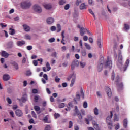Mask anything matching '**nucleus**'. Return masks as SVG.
Returning <instances> with one entry per match:
<instances>
[{"label": "nucleus", "mask_w": 130, "mask_h": 130, "mask_svg": "<svg viewBox=\"0 0 130 130\" xmlns=\"http://www.w3.org/2000/svg\"><path fill=\"white\" fill-rule=\"evenodd\" d=\"M31 6V2L29 1H24L21 3L22 9H29Z\"/></svg>", "instance_id": "obj_3"}, {"label": "nucleus", "mask_w": 130, "mask_h": 130, "mask_svg": "<svg viewBox=\"0 0 130 130\" xmlns=\"http://www.w3.org/2000/svg\"><path fill=\"white\" fill-rule=\"evenodd\" d=\"M93 112H94V115H98V114H99V110H98V108L97 107H95L94 110H93Z\"/></svg>", "instance_id": "obj_30"}, {"label": "nucleus", "mask_w": 130, "mask_h": 130, "mask_svg": "<svg viewBox=\"0 0 130 130\" xmlns=\"http://www.w3.org/2000/svg\"><path fill=\"white\" fill-rule=\"evenodd\" d=\"M115 82L116 86L118 87V88H122L123 87V83L121 82V79L119 77V75H117L115 78Z\"/></svg>", "instance_id": "obj_2"}, {"label": "nucleus", "mask_w": 130, "mask_h": 130, "mask_svg": "<svg viewBox=\"0 0 130 130\" xmlns=\"http://www.w3.org/2000/svg\"><path fill=\"white\" fill-rule=\"evenodd\" d=\"M110 114H111L110 116H108V117H107L106 121H107V123L108 125L109 129L112 130V126H113L112 125V123H111V118L113 116V114L112 113V111L110 112Z\"/></svg>", "instance_id": "obj_1"}, {"label": "nucleus", "mask_w": 130, "mask_h": 130, "mask_svg": "<svg viewBox=\"0 0 130 130\" xmlns=\"http://www.w3.org/2000/svg\"><path fill=\"white\" fill-rule=\"evenodd\" d=\"M66 106V104L64 103H62L61 104H59L58 107L59 108H63Z\"/></svg>", "instance_id": "obj_34"}, {"label": "nucleus", "mask_w": 130, "mask_h": 130, "mask_svg": "<svg viewBox=\"0 0 130 130\" xmlns=\"http://www.w3.org/2000/svg\"><path fill=\"white\" fill-rule=\"evenodd\" d=\"M119 120V117L117 116L116 114H114V121H118Z\"/></svg>", "instance_id": "obj_29"}, {"label": "nucleus", "mask_w": 130, "mask_h": 130, "mask_svg": "<svg viewBox=\"0 0 130 130\" xmlns=\"http://www.w3.org/2000/svg\"><path fill=\"white\" fill-rule=\"evenodd\" d=\"M6 100H7V102H8L9 104H12V100H11V99H10V98H7L6 99Z\"/></svg>", "instance_id": "obj_48"}, {"label": "nucleus", "mask_w": 130, "mask_h": 130, "mask_svg": "<svg viewBox=\"0 0 130 130\" xmlns=\"http://www.w3.org/2000/svg\"><path fill=\"white\" fill-rule=\"evenodd\" d=\"M88 119L89 120V121H91V120H93V117L91 116V115H88L87 116Z\"/></svg>", "instance_id": "obj_47"}, {"label": "nucleus", "mask_w": 130, "mask_h": 130, "mask_svg": "<svg viewBox=\"0 0 130 130\" xmlns=\"http://www.w3.org/2000/svg\"><path fill=\"white\" fill-rule=\"evenodd\" d=\"M26 44V42L25 41H18L17 42V45L18 46H23Z\"/></svg>", "instance_id": "obj_15"}, {"label": "nucleus", "mask_w": 130, "mask_h": 130, "mask_svg": "<svg viewBox=\"0 0 130 130\" xmlns=\"http://www.w3.org/2000/svg\"><path fill=\"white\" fill-rule=\"evenodd\" d=\"M98 72H101L102 71V69H103V64L100 63L98 65Z\"/></svg>", "instance_id": "obj_27"}, {"label": "nucleus", "mask_w": 130, "mask_h": 130, "mask_svg": "<svg viewBox=\"0 0 130 130\" xmlns=\"http://www.w3.org/2000/svg\"><path fill=\"white\" fill-rule=\"evenodd\" d=\"M44 7L45 9H46L47 10H50V9H51L52 8L51 5H50V4H45L44 5Z\"/></svg>", "instance_id": "obj_25"}, {"label": "nucleus", "mask_w": 130, "mask_h": 130, "mask_svg": "<svg viewBox=\"0 0 130 130\" xmlns=\"http://www.w3.org/2000/svg\"><path fill=\"white\" fill-rule=\"evenodd\" d=\"M64 3H65L64 0H60L59 2V5H63L64 4Z\"/></svg>", "instance_id": "obj_58"}, {"label": "nucleus", "mask_w": 130, "mask_h": 130, "mask_svg": "<svg viewBox=\"0 0 130 130\" xmlns=\"http://www.w3.org/2000/svg\"><path fill=\"white\" fill-rule=\"evenodd\" d=\"M106 92L107 94V95L108 96V97L109 98H110V97H111L112 95V92H111V89H110V88L108 87H106Z\"/></svg>", "instance_id": "obj_8"}, {"label": "nucleus", "mask_w": 130, "mask_h": 130, "mask_svg": "<svg viewBox=\"0 0 130 130\" xmlns=\"http://www.w3.org/2000/svg\"><path fill=\"white\" fill-rule=\"evenodd\" d=\"M89 41L90 43H93L94 40H93V38L90 37L89 38Z\"/></svg>", "instance_id": "obj_63"}, {"label": "nucleus", "mask_w": 130, "mask_h": 130, "mask_svg": "<svg viewBox=\"0 0 130 130\" xmlns=\"http://www.w3.org/2000/svg\"><path fill=\"white\" fill-rule=\"evenodd\" d=\"M43 78L46 80L47 81L48 80V77H47V74H45L43 75Z\"/></svg>", "instance_id": "obj_57"}, {"label": "nucleus", "mask_w": 130, "mask_h": 130, "mask_svg": "<svg viewBox=\"0 0 130 130\" xmlns=\"http://www.w3.org/2000/svg\"><path fill=\"white\" fill-rule=\"evenodd\" d=\"M81 3H82V1L77 0L76 2V6H79V5H80V4H81Z\"/></svg>", "instance_id": "obj_54"}, {"label": "nucleus", "mask_w": 130, "mask_h": 130, "mask_svg": "<svg viewBox=\"0 0 130 130\" xmlns=\"http://www.w3.org/2000/svg\"><path fill=\"white\" fill-rule=\"evenodd\" d=\"M22 27L25 32H30V31H31V27H30L29 25L27 24H23Z\"/></svg>", "instance_id": "obj_10"}, {"label": "nucleus", "mask_w": 130, "mask_h": 130, "mask_svg": "<svg viewBox=\"0 0 130 130\" xmlns=\"http://www.w3.org/2000/svg\"><path fill=\"white\" fill-rule=\"evenodd\" d=\"M14 46V43L13 41H10L6 44V48L7 49H11L13 48Z\"/></svg>", "instance_id": "obj_9"}, {"label": "nucleus", "mask_w": 130, "mask_h": 130, "mask_svg": "<svg viewBox=\"0 0 130 130\" xmlns=\"http://www.w3.org/2000/svg\"><path fill=\"white\" fill-rule=\"evenodd\" d=\"M76 114L77 115L79 119L81 120L83 119V116H82L81 113L78 112V113H76Z\"/></svg>", "instance_id": "obj_31"}, {"label": "nucleus", "mask_w": 130, "mask_h": 130, "mask_svg": "<svg viewBox=\"0 0 130 130\" xmlns=\"http://www.w3.org/2000/svg\"><path fill=\"white\" fill-rule=\"evenodd\" d=\"M34 99L35 100V102H37L39 99V96L38 95H36L34 97Z\"/></svg>", "instance_id": "obj_46"}, {"label": "nucleus", "mask_w": 130, "mask_h": 130, "mask_svg": "<svg viewBox=\"0 0 130 130\" xmlns=\"http://www.w3.org/2000/svg\"><path fill=\"white\" fill-rule=\"evenodd\" d=\"M115 78V74H114V71H112L111 75V80L112 81H114Z\"/></svg>", "instance_id": "obj_37"}, {"label": "nucleus", "mask_w": 130, "mask_h": 130, "mask_svg": "<svg viewBox=\"0 0 130 130\" xmlns=\"http://www.w3.org/2000/svg\"><path fill=\"white\" fill-rule=\"evenodd\" d=\"M3 79L4 81H9V80L11 79V77H10V75H9V74H4L3 75Z\"/></svg>", "instance_id": "obj_16"}, {"label": "nucleus", "mask_w": 130, "mask_h": 130, "mask_svg": "<svg viewBox=\"0 0 130 130\" xmlns=\"http://www.w3.org/2000/svg\"><path fill=\"white\" fill-rule=\"evenodd\" d=\"M9 53H8L7 52L5 51H3L2 52V56L3 57H5V58H8L9 57Z\"/></svg>", "instance_id": "obj_21"}, {"label": "nucleus", "mask_w": 130, "mask_h": 130, "mask_svg": "<svg viewBox=\"0 0 130 130\" xmlns=\"http://www.w3.org/2000/svg\"><path fill=\"white\" fill-rule=\"evenodd\" d=\"M105 67L106 68H107V67H109V69H111L112 68V61L111 60H110V58L109 56H108L107 58V61L105 63Z\"/></svg>", "instance_id": "obj_6"}, {"label": "nucleus", "mask_w": 130, "mask_h": 130, "mask_svg": "<svg viewBox=\"0 0 130 130\" xmlns=\"http://www.w3.org/2000/svg\"><path fill=\"white\" fill-rule=\"evenodd\" d=\"M76 98H74V101L75 102V104H77L78 103H77V100L78 101H80V99L81 98V95L79 94V92H76Z\"/></svg>", "instance_id": "obj_14"}, {"label": "nucleus", "mask_w": 130, "mask_h": 130, "mask_svg": "<svg viewBox=\"0 0 130 130\" xmlns=\"http://www.w3.org/2000/svg\"><path fill=\"white\" fill-rule=\"evenodd\" d=\"M118 61L120 64H122V54H121V51L119 50L118 51Z\"/></svg>", "instance_id": "obj_7"}, {"label": "nucleus", "mask_w": 130, "mask_h": 130, "mask_svg": "<svg viewBox=\"0 0 130 130\" xmlns=\"http://www.w3.org/2000/svg\"><path fill=\"white\" fill-rule=\"evenodd\" d=\"M80 66H81V67L84 68V67H85V66H86V63L81 62L80 63Z\"/></svg>", "instance_id": "obj_56"}, {"label": "nucleus", "mask_w": 130, "mask_h": 130, "mask_svg": "<svg viewBox=\"0 0 130 130\" xmlns=\"http://www.w3.org/2000/svg\"><path fill=\"white\" fill-rule=\"evenodd\" d=\"M50 30L51 31H56V27L54 26H53L50 28Z\"/></svg>", "instance_id": "obj_52"}, {"label": "nucleus", "mask_w": 130, "mask_h": 130, "mask_svg": "<svg viewBox=\"0 0 130 130\" xmlns=\"http://www.w3.org/2000/svg\"><path fill=\"white\" fill-rule=\"evenodd\" d=\"M81 54L82 56H85V55H86L87 53L86 52V51L82 50L81 51Z\"/></svg>", "instance_id": "obj_44"}, {"label": "nucleus", "mask_w": 130, "mask_h": 130, "mask_svg": "<svg viewBox=\"0 0 130 130\" xmlns=\"http://www.w3.org/2000/svg\"><path fill=\"white\" fill-rule=\"evenodd\" d=\"M85 33H86V29L84 27H81L80 30V34L81 36H84Z\"/></svg>", "instance_id": "obj_20"}, {"label": "nucleus", "mask_w": 130, "mask_h": 130, "mask_svg": "<svg viewBox=\"0 0 130 130\" xmlns=\"http://www.w3.org/2000/svg\"><path fill=\"white\" fill-rule=\"evenodd\" d=\"M32 75V72L30 71H27L26 72V76H31Z\"/></svg>", "instance_id": "obj_60"}, {"label": "nucleus", "mask_w": 130, "mask_h": 130, "mask_svg": "<svg viewBox=\"0 0 130 130\" xmlns=\"http://www.w3.org/2000/svg\"><path fill=\"white\" fill-rule=\"evenodd\" d=\"M9 30L11 31L10 32H9V34H10V35H15V33H16V31H15V29L12 28H10L9 29Z\"/></svg>", "instance_id": "obj_28"}, {"label": "nucleus", "mask_w": 130, "mask_h": 130, "mask_svg": "<svg viewBox=\"0 0 130 130\" xmlns=\"http://www.w3.org/2000/svg\"><path fill=\"white\" fill-rule=\"evenodd\" d=\"M124 28L125 30H129V25H128V24H125Z\"/></svg>", "instance_id": "obj_49"}, {"label": "nucleus", "mask_w": 130, "mask_h": 130, "mask_svg": "<svg viewBox=\"0 0 130 130\" xmlns=\"http://www.w3.org/2000/svg\"><path fill=\"white\" fill-rule=\"evenodd\" d=\"M55 118H58V117H60V115L58 113L54 114Z\"/></svg>", "instance_id": "obj_53"}, {"label": "nucleus", "mask_w": 130, "mask_h": 130, "mask_svg": "<svg viewBox=\"0 0 130 130\" xmlns=\"http://www.w3.org/2000/svg\"><path fill=\"white\" fill-rule=\"evenodd\" d=\"M64 30H63L61 34V35L62 36V40L61 41V43H62V44H63L64 45V44H66V43L64 42L65 40H64V37H66L64 36Z\"/></svg>", "instance_id": "obj_19"}, {"label": "nucleus", "mask_w": 130, "mask_h": 130, "mask_svg": "<svg viewBox=\"0 0 130 130\" xmlns=\"http://www.w3.org/2000/svg\"><path fill=\"white\" fill-rule=\"evenodd\" d=\"M83 107H84V108H87V107H88V103H87V102H84Z\"/></svg>", "instance_id": "obj_50"}, {"label": "nucleus", "mask_w": 130, "mask_h": 130, "mask_svg": "<svg viewBox=\"0 0 130 130\" xmlns=\"http://www.w3.org/2000/svg\"><path fill=\"white\" fill-rule=\"evenodd\" d=\"M71 78H72V79L70 84V87H73V86H74V84H75V81L76 80V74L73 73L71 77H68L67 78L68 81H70V80H71Z\"/></svg>", "instance_id": "obj_5"}, {"label": "nucleus", "mask_w": 130, "mask_h": 130, "mask_svg": "<svg viewBox=\"0 0 130 130\" xmlns=\"http://www.w3.org/2000/svg\"><path fill=\"white\" fill-rule=\"evenodd\" d=\"M27 50H31V49H32L33 48V47H32V46H28L27 47H26Z\"/></svg>", "instance_id": "obj_61"}, {"label": "nucleus", "mask_w": 130, "mask_h": 130, "mask_svg": "<svg viewBox=\"0 0 130 130\" xmlns=\"http://www.w3.org/2000/svg\"><path fill=\"white\" fill-rule=\"evenodd\" d=\"M119 129V124H117V125L115 127V129L117 130V129Z\"/></svg>", "instance_id": "obj_64"}, {"label": "nucleus", "mask_w": 130, "mask_h": 130, "mask_svg": "<svg viewBox=\"0 0 130 130\" xmlns=\"http://www.w3.org/2000/svg\"><path fill=\"white\" fill-rule=\"evenodd\" d=\"M10 63L12 64V66H13V67H14L15 70H19V65H18V63H17V62L12 61L10 62Z\"/></svg>", "instance_id": "obj_17"}, {"label": "nucleus", "mask_w": 130, "mask_h": 130, "mask_svg": "<svg viewBox=\"0 0 130 130\" xmlns=\"http://www.w3.org/2000/svg\"><path fill=\"white\" fill-rule=\"evenodd\" d=\"M123 125L125 128L127 127V119H125L123 121Z\"/></svg>", "instance_id": "obj_24"}, {"label": "nucleus", "mask_w": 130, "mask_h": 130, "mask_svg": "<svg viewBox=\"0 0 130 130\" xmlns=\"http://www.w3.org/2000/svg\"><path fill=\"white\" fill-rule=\"evenodd\" d=\"M24 38L27 40H31V36L28 34L25 35Z\"/></svg>", "instance_id": "obj_35"}, {"label": "nucleus", "mask_w": 130, "mask_h": 130, "mask_svg": "<svg viewBox=\"0 0 130 130\" xmlns=\"http://www.w3.org/2000/svg\"><path fill=\"white\" fill-rule=\"evenodd\" d=\"M47 23L48 25H51V24L54 23V19L52 17H49L47 19Z\"/></svg>", "instance_id": "obj_12"}, {"label": "nucleus", "mask_w": 130, "mask_h": 130, "mask_svg": "<svg viewBox=\"0 0 130 130\" xmlns=\"http://www.w3.org/2000/svg\"><path fill=\"white\" fill-rule=\"evenodd\" d=\"M80 92H81V97L82 99H84V98H85V94L84 93V91H83V89H81Z\"/></svg>", "instance_id": "obj_39"}, {"label": "nucleus", "mask_w": 130, "mask_h": 130, "mask_svg": "<svg viewBox=\"0 0 130 130\" xmlns=\"http://www.w3.org/2000/svg\"><path fill=\"white\" fill-rule=\"evenodd\" d=\"M31 115L34 118H37V116L36 115V113H35L34 111H31Z\"/></svg>", "instance_id": "obj_40"}, {"label": "nucleus", "mask_w": 130, "mask_h": 130, "mask_svg": "<svg viewBox=\"0 0 130 130\" xmlns=\"http://www.w3.org/2000/svg\"><path fill=\"white\" fill-rule=\"evenodd\" d=\"M92 125L95 130H100V128H99V125L98 124V123H97V122L93 121Z\"/></svg>", "instance_id": "obj_13"}, {"label": "nucleus", "mask_w": 130, "mask_h": 130, "mask_svg": "<svg viewBox=\"0 0 130 130\" xmlns=\"http://www.w3.org/2000/svg\"><path fill=\"white\" fill-rule=\"evenodd\" d=\"M15 113L17 116H19V117L23 116V112H22V111L21 110H16L15 111Z\"/></svg>", "instance_id": "obj_18"}, {"label": "nucleus", "mask_w": 130, "mask_h": 130, "mask_svg": "<svg viewBox=\"0 0 130 130\" xmlns=\"http://www.w3.org/2000/svg\"><path fill=\"white\" fill-rule=\"evenodd\" d=\"M78 64H79V61H78V60H76L73 61L71 64L72 70H74L75 67H78Z\"/></svg>", "instance_id": "obj_11"}, {"label": "nucleus", "mask_w": 130, "mask_h": 130, "mask_svg": "<svg viewBox=\"0 0 130 130\" xmlns=\"http://www.w3.org/2000/svg\"><path fill=\"white\" fill-rule=\"evenodd\" d=\"M80 10H84L85 9H87V5L85 4V3H82L80 6Z\"/></svg>", "instance_id": "obj_23"}, {"label": "nucleus", "mask_w": 130, "mask_h": 130, "mask_svg": "<svg viewBox=\"0 0 130 130\" xmlns=\"http://www.w3.org/2000/svg\"><path fill=\"white\" fill-rule=\"evenodd\" d=\"M61 31V26H60V24H57V32H60Z\"/></svg>", "instance_id": "obj_32"}, {"label": "nucleus", "mask_w": 130, "mask_h": 130, "mask_svg": "<svg viewBox=\"0 0 130 130\" xmlns=\"http://www.w3.org/2000/svg\"><path fill=\"white\" fill-rule=\"evenodd\" d=\"M33 10L36 13H38L40 14V13H42V9L41 7L38 5H35L33 6Z\"/></svg>", "instance_id": "obj_4"}, {"label": "nucleus", "mask_w": 130, "mask_h": 130, "mask_svg": "<svg viewBox=\"0 0 130 130\" xmlns=\"http://www.w3.org/2000/svg\"><path fill=\"white\" fill-rule=\"evenodd\" d=\"M69 128H72L73 127V122L72 121H69Z\"/></svg>", "instance_id": "obj_43"}, {"label": "nucleus", "mask_w": 130, "mask_h": 130, "mask_svg": "<svg viewBox=\"0 0 130 130\" xmlns=\"http://www.w3.org/2000/svg\"><path fill=\"white\" fill-rule=\"evenodd\" d=\"M84 45L86 47V48H87V49H88V50L91 49V47L89 45V44H88V43H85L84 44Z\"/></svg>", "instance_id": "obj_41"}, {"label": "nucleus", "mask_w": 130, "mask_h": 130, "mask_svg": "<svg viewBox=\"0 0 130 130\" xmlns=\"http://www.w3.org/2000/svg\"><path fill=\"white\" fill-rule=\"evenodd\" d=\"M55 41V38H52L49 39V42H50L51 43L52 42H54Z\"/></svg>", "instance_id": "obj_45"}, {"label": "nucleus", "mask_w": 130, "mask_h": 130, "mask_svg": "<svg viewBox=\"0 0 130 130\" xmlns=\"http://www.w3.org/2000/svg\"><path fill=\"white\" fill-rule=\"evenodd\" d=\"M45 130H50V125H47L45 128Z\"/></svg>", "instance_id": "obj_62"}, {"label": "nucleus", "mask_w": 130, "mask_h": 130, "mask_svg": "<svg viewBox=\"0 0 130 130\" xmlns=\"http://www.w3.org/2000/svg\"><path fill=\"white\" fill-rule=\"evenodd\" d=\"M128 64H129V59H127L126 60L125 67H124V72L126 71V69H127V67H128Z\"/></svg>", "instance_id": "obj_22"}, {"label": "nucleus", "mask_w": 130, "mask_h": 130, "mask_svg": "<svg viewBox=\"0 0 130 130\" xmlns=\"http://www.w3.org/2000/svg\"><path fill=\"white\" fill-rule=\"evenodd\" d=\"M19 102H25V101H27V98L25 97H22L21 99H17Z\"/></svg>", "instance_id": "obj_26"}, {"label": "nucleus", "mask_w": 130, "mask_h": 130, "mask_svg": "<svg viewBox=\"0 0 130 130\" xmlns=\"http://www.w3.org/2000/svg\"><path fill=\"white\" fill-rule=\"evenodd\" d=\"M72 103H69L67 106L68 109H66V111H68V110H70L71 107L72 106Z\"/></svg>", "instance_id": "obj_33"}, {"label": "nucleus", "mask_w": 130, "mask_h": 130, "mask_svg": "<svg viewBox=\"0 0 130 130\" xmlns=\"http://www.w3.org/2000/svg\"><path fill=\"white\" fill-rule=\"evenodd\" d=\"M46 66V67L47 68V71H50V70H51V68L50 67V64H49V62H47Z\"/></svg>", "instance_id": "obj_38"}, {"label": "nucleus", "mask_w": 130, "mask_h": 130, "mask_svg": "<svg viewBox=\"0 0 130 130\" xmlns=\"http://www.w3.org/2000/svg\"><path fill=\"white\" fill-rule=\"evenodd\" d=\"M88 12H89V13L91 14V15H92V16L94 17V19H95L96 16H95V14H94L93 10H92L91 9H88Z\"/></svg>", "instance_id": "obj_36"}, {"label": "nucleus", "mask_w": 130, "mask_h": 130, "mask_svg": "<svg viewBox=\"0 0 130 130\" xmlns=\"http://www.w3.org/2000/svg\"><path fill=\"white\" fill-rule=\"evenodd\" d=\"M33 63H34V66H38V62L37 61V60H33Z\"/></svg>", "instance_id": "obj_59"}, {"label": "nucleus", "mask_w": 130, "mask_h": 130, "mask_svg": "<svg viewBox=\"0 0 130 130\" xmlns=\"http://www.w3.org/2000/svg\"><path fill=\"white\" fill-rule=\"evenodd\" d=\"M32 92L33 94H37L38 93V90L37 89H33L32 90Z\"/></svg>", "instance_id": "obj_51"}, {"label": "nucleus", "mask_w": 130, "mask_h": 130, "mask_svg": "<svg viewBox=\"0 0 130 130\" xmlns=\"http://www.w3.org/2000/svg\"><path fill=\"white\" fill-rule=\"evenodd\" d=\"M75 113H78L79 112V110L78 109V107L77 106H75Z\"/></svg>", "instance_id": "obj_55"}, {"label": "nucleus", "mask_w": 130, "mask_h": 130, "mask_svg": "<svg viewBox=\"0 0 130 130\" xmlns=\"http://www.w3.org/2000/svg\"><path fill=\"white\" fill-rule=\"evenodd\" d=\"M34 109L36 111H39V110H40V107L38 106H35L34 107Z\"/></svg>", "instance_id": "obj_42"}]
</instances>
